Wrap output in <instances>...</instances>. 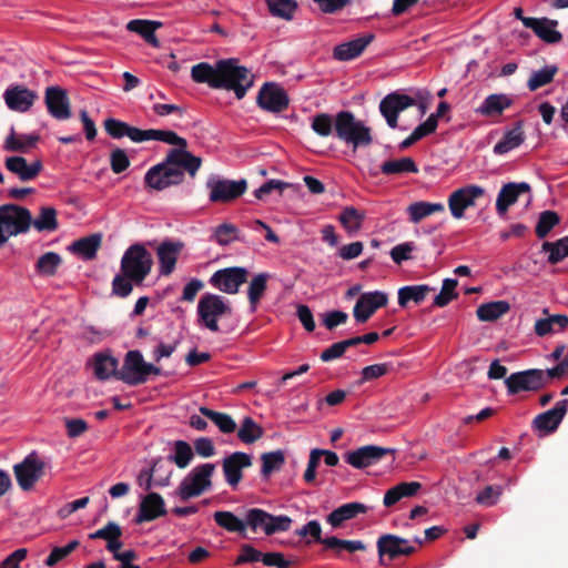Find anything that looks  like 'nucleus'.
Returning <instances> with one entry per match:
<instances>
[{"instance_id": "f257e3e1", "label": "nucleus", "mask_w": 568, "mask_h": 568, "mask_svg": "<svg viewBox=\"0 0 568 568\" xmlns=\"http://www.w3.org/2000/svg\"><path fill=\"white\" fill-rule=\"evenodd\" d=\"M191 78L196 83H205L213 89L233 91L241 100L253 87L254 75L236 59L219 60L214 64L201 62L192 67Z\"/></svg>"}, {"instance_id": "f03ea898", "label": "nucleus", "mask_w": 568, "mask_h": 568, "mask_svg": "<svg viewBox=\"0 0 568 568\" xmlns=\"http://www.w3.org/2000/svg\"><path fill=\"white\" fill-rule=\"evenodd\" d=\"M201 159L178 146L169 151L165 160L148 170L144 183L148 187L162 191L183 181L184 171L194 176L201 166Z\"/></svg>"}, {"instance_id": "7ed1b4c3", "label": "nucleus", "mask_w": 568, "mask_h": 568, "mask_svg": "<svg viewBox=\"0 0 568 568\" xmlns=\"http://www.w3.org/2000/svg\"><path fill=\"white\" fill-rule=\"evenodd\" d=\"M152 266V255L143 244L130 245L122 255L120 273L113 277L112 293L119 297L129 296L134 285L143 284Z\"/></svg>"}, {"instance_id": "20e7f679", "label": "nucleus", "mask_w": 568, "mask_h": 568, "mask_svg": "<svg viewBox=\"0 0 568 568\" xmlns=\"http://www.w3.org/2000/svg\"><path fill=\"white\" fill-rule=\"evenodd\" d=\"M232 314L230 302L221 295L213 293L203 294L196 306L197 325L212 333L220 332V320Z\"/></svg>"}, {"instance_id": "39448f33", "label": "nucleus", "mask_w": 568, "mask_h": 568, "mask_svg": "<svg viewBox=\"0 0 568 568\" xmlns=\"http://www.w3.org/2000/svg\"><path fill=\"white\" fill-rule=\"evenodd\" d=\"M215 465L204 463L192 468L180 481L173 496L182 501L195 498L212 488V478L215 473Z\"/></svg>"}, {"instance_id": "423d86ee", "label": "nucleus", "mask_w": 568, "mask_h": 568, "mask_svg": "<svg viewBox=\"0 0 568 568\" xmlns=\"http://www.w3.org/2000/svg\"><path fill=\"white\" fill-rule=\"evenodd\" d=\"M335 134L354 150L359 146H367L373 141L371 129L362 121L356 120L349 111H341L336 114Z\"/></svg>"}, {"instance_id": "0eeeda50", "label": "nucleus", "mask_w": 568, "mask_h": 568, "mask_svg": "<svg viewBox=\"0 0 568 568\" xmlns=\"http://www.w3.org/2000/svg\"><path fill=\"white\" fill-rule=\"evenodd\" d=\"M50 468V460L36 450L12 467L17 484L23 491L32 490Z\"/></svg>"}, {"instance_id": "6e6552de", "label": "nucleus", "mask_w": 568, "mask_h": 568, "mask_svg": "<svg viewBox=\"0 0 568 568\" xmlns=\"http://www.w3.org/2000/svg\"><path fill=\"white\" fill-rule=\"evenodd\" d=\"M160 373L159 367L144 361L140 351H129L119 372V378L128 385L135 386L145 383L151 374Z\"/></svg>"}, {"instance_id": "1a4fd4ad", "label": "nucleus", "mask_w": 568, "mask_h": 568, "mask_svg": "<svg viewBox=\"0 0 568 568\" xmlns=\"http://www.w3.org/2000/svg\"><path fill=\"white\" fill-rule=\"evenodd\" d=\"M31 225V213L29 210L7 204L0 206V240L6 243L11 236L26 233Z\"/></svg>"}, {"instance_id": "9d476101", "label": "nucleus", "mask_w": 568, "mask_h": 568, "mask_svg": "<svg viewBox=\"0 0 568 568\" xmlns=\"http://www.w3.org/2000/svg\"><path fill=\"white\" fill-rule=\"evenodd\" d=\"M486 194V190L476 184H468L453 191L448 196V207L454 219H463L465 211L476 204Z\"/></svg>"}, {"instance_id": "9b49d317", "label": "nucleus", "mask_w": 568, "mask_h": 568, "mask_svg": "<svg viewBox=\"0 0 568 568\" xmlns=\"http://www.w3.org/2000/svg\"><path fill=\"white\" fill-rule=\"evenodd\" d=\"M209 200L213 203H226L241 196L246 190V181H231L212 176L206 182Z\"/></svg>"}, {"instance_id": "f8f14e48", "label": "nucleus", "mask_w": 568, "mask_h": 568, "mask_svg": "<svg viewBox=\"0 0 568 568\" xmlns=\"http://www.w3.org/2000/svg\"><path fill=\"white\" fill-rule=\"evenodd\" d=\"M248 270L242 266L225 267L214 272L209 283L220 292L236 294L242 284L247 281Z\"/></svg>"}, {"instance_id": "ddd939ff", "label": "nucleus", "mask_w": 568, "mask_h": 568, "mask_svg": "<svg viewBox=\"0 0 568 568\" xmlns=\"http://www.w3.org/2000/svg\"><path fill=\"white\" fill-rule=\"evenodd\" d=\"M509 394L535 392L544 387L542 369H527L510 374L505 379Z\"/></svg>"}, {"instance_id": "4468645a", "label": "nucleus", "mask_w": 568, "mask_h": 568, "mask_svg": "<svg viewBox=\"0 0 568 568\" xmlns=\"http://www.w3.org/2000/svg\"><path fill=\"white\" fill-rule=\"evenodd\" d=\"M288 95L277 83H265L257 95V104L265 111L278 113L288 106Z\"/></svg>"}, {"instance_id": "2eb2a0df", "label": "nucleus", "mask_w": 568, "mask_h": 568, "mask_svg": "<svg viewBox=\"0 0 568 568\" xmlns=\"http://www.w3.org/2000/svg\"><path fill=\"white\" fill-rule=\"evenodd\" d=\"M184 248V243L179 240H164L156 248L158 257V272L160 276L171 275L176 266V262L181 252Z\"/></svg>"}, {"instance_id": "dca6fc26", "label": "nucleus", "mask_w": 568, "mask_h": 568, "mask_svg": "<svg viewBox=\"0 0 568 568\" xmlns=\"http://www.w3.org/2000/svg\"><path fill=\"white\" fill-rule=\"evenodd\" d=\"M387 302L388 296L385 292L373 291L363 293L354 306V318L358 323H365L378 308L385 306Z\"/></svg>"}, {"instance_id": "f3484780", "label": "nucleus", "mask_w": 568, "mask_h": 568, "mask_svg": "<svg viewBox=\"0 0 568 568\" xmlns=\"http://www.w3.org/2000/svg\"><path fill=\"white\" fill-rule=\"evenodd\" d=\"M251 465L252 457L246 453L235 452L224 457L222 469L227 485L236 488L243 478V469L248 468Z\"/></svg>"}, {"instance_id": "a211bd4d", "label": "nucleus", "mask_w": 568, "mask_h": 568, "mask_svg": "<svg viewBox=\"0 0 568 568\" xmlns=\"http://www.w3.org/2000/svg\"><path fill=\"white\" fill-rule=\"evenodd\" d=\"M376 546L381 559L385 556L389 559L409 556L416 549L408 539L392 534L382 535Z\"/></svg>"}, {"instance_id": "6ab92c4d", "label": "nucleus", "mask_w": 568, "mask_h": 568, "mask_svg": "<svg viewBox=\"0 0 568 568\" xmlns=\"http://www.w3.org/2000/svg\"><path fill=\"white\" fill-rule=\"evenodd\" d=\"M126 136L133 142H143V141H160L170 145L175 146H186V140L179 136L175 132L171 130H141L134 126L128 128Z\"/></svg>"}, {"instance_id": "aec40b11", "label": "nucleus", "mask_w": 568, "mask_h": 568, "mask_svg": "<svg viewBox=\"0 0 568 568\" xmlns=\"http://www.w3.org/2000/svg\"><path fill=\"white\" fill-rule=\"evenodd\" d=\"M3 99L10 110L23 113L32 108L38 94L22 84H14L6 89Z\"/></svg>"}, {"instance_id": "412c9836", "label": "nucleus", "mask_w": 568, "mask_h": 568, "mask_svg": "<svg viewBox=\"0 0 568 568\" xmlns=\"http://www.w3.org/2000/svg\"><path fill=\"white\" fill-rule=\"evenodd\" d=\"M415 104V100L406 94L389 93L379 103V111L387 124L397 128L398 113Z\"/></svg>"}, {"instance_id": "4be33fe9", "label": "nucleus", "mask_w": 568, "mask_h": 568, "mask_svg": "<svg viewBox=\"0 0 568 568\" xmlns=\"http://www.w3.org/2000/svg\"><path fill=\"white\" fill-rule=\"evenodd\" d=\"M44 103L48 112L57 120H67L71 116L68 93L60 87H48L44 93Z\"/></svg>"}, {"instance_id": "5701e85b", "label": "nucleus", "mask_w": 568, "mask_h": 568, "mask_svg": "<svg viewBox=\"0 0 568 568\" xmlns=\"http://www.w3.org/2000/svg\"><path fill=\"white\" fill-rule=\"evenodd\" d=\"M6 169L14 174L20 181L28 182L34 180L43 169L41 160L28 162L21 155L8 156L4 160Z\"/></svg>"}, {"instance_id": "b1692460", "label": "nucleus", "mask_w": 568, "mask_h": 568, "mask_svg": "<svg viewBox=\"0 0 568 568\" xmlns=\"http://www.w3.org/2000/svg\"><path fill=\"white\" fill-rule=\"evenodd\" d=\"M567 410L568 399L557 402L551 409H548L535 417V428L544 435L555 432L562 422Z\"/></svg>"}, {"instance_id": "393cba45", "label": "nucleus", "mask_w": 568, "mask_h": 568, "mask_svg": "<svg viewBox=\"0 0 568 568\" xmlns=\"http://www.w3.org/2000/svg\"><path fill=\"white\" fill-rule=\"evenodd\" d=\"M514 103L511 95L506 93H493L487 95L484 101L475 109V113L486 119H497L501 116L505 110Z\"/></svg>"}, {"instance_id": "a878e982", "label": "nucleus", "mask_w": 568, "mask_h": 568, "mask_svg": "<svg viewBox=\"0 0 568 568\" xmlns=\"http://www.w3.org/2000/svg\"><path fill=\"white\" fill-rule=\"evenodd\" d=\"M386 453V449L377 446H363L347 453L345 460L354 468L362 469L375 465L383 458Z\"/></svg>"}, {"instance_id": "bb28decb", "label": "nucleus", "mask_w": 568, "mask_h": 568, "mask_svg": "<svg viewBox=\"0 0 568 568\" xmlns=\"http://www.w3.org/2000/svg\"><path fill=\"white\" fill-rule=\"evenodd\" d=\"M374 34L366 33L359 38L343 42L334 48L333 57L338 61H349L359 57L373 42Z\"/></svg>"}, {"instance_id": "cd10ccee", "label": "nucleus", "mask_w": 568, "mask_h": 568, "mask_svg": "<svg viewBox=\"0 0 568 568\" xmlns=\"http://www.w3.org/2000/svg\"><path fill=\"white\" fill-rule=\"evenodd\" d=\"M523 24L547 43H557L562 39L557 30L558 22L547 18L523 19Z\"/></svg>"}, {"instance_id": "c85d7f7f", "label": "nucleus", "mask_w": 568, "mask_h": 568, "mask_svg": "<svg viewBox=\"0 0 568 568\" xmlns=\"http://www.w3.org/2000/svg\"><path fill=\"white\" fill-rule=\"evenodd\" d=\"M529 191L530 186L526 182L505 184L500 189L496 200V211L498 215L504 216L509 206L517 202L519 195Z\"/></svg>"}, {"instance_id": "c756f323", "label": "nucleus", "mask_w": 568, "mask_h": 568, "mask_svg": "<svg viewBox=\"0 0 568 568\" xmlns=\"http://www.w3.org/2000/svg\"><path fill=\"white\" fill-rule=\"evenodd\" d=\"M165 514V504L163 498L156 493H150L144 496L140 503L136 514V523L154 520Z\"/></svg>"}, {"instance_id": "7c9ffc66", "label": "nucleus", "mask_w": 568, "mask_h": 568, "mask_svg": "<svg viewBox=\"0 0 568 568\" xmlns=\"http://www.w3.org/2000/svg\"><path fill=\"white\" fill-rule=\"evenodd\" d=\"M368 509L369 507L363 503H347L328 514L326 517V523L329 524L333 528H339L345 521L351 520L361 514L367 513Z\"/></svg>"}, {"instance_id": "2f4dec72", "label": "nucleus", "mask_w": 568, "mask_h": 568, "mask_svg": "<svg viewBox=\"0 0 568 568\" xmlns=\"http://www.w3.org/2000/svg\"><path fill=\"white\" fill-rule=\"evenodd\" d=\"M38 141V134L17 133L14 129L11 128L9 134L4 139L2 148L7 152L27 153L37 145Z\"/></svg>"}, {"instance_id": "473e14b6", "label": "nucleus", "mask_w": 568, "mask_h": 568, "mask_svg": "<svg viewBox=\"0 0 568 568\" xmlns=\"http://www.w3.org/2000/svg\"><path fill=\"white\" fill-rule=\"evenodd\" d=\"M443 212H445V205L440 202L432 203L426 201H417L410 203L406 209L408 221L413 224H418L424 219L435 213Z\"/></svg>"}, {"instance_id": "72a5a7b5", "label": "nucleus", "mask_w": 568, "mask_h": 568, "mask_svg": "<svg viewBox=\"0 0 568 568\" xmlns=\"http://www.w3.org/2000/svg\"><path fill=\"white\" fill-rule=\"evenodd\" d=\"M161 27L162 23L159 21L142 19L131 20L126 24V29L129 31L140 34L145 40V42L154 48L160 45V42L155 36V31Z\"/></svg>"}, {"instance_id": "f704fd0d", "label": "nucleus", "mask_w": 568, "mask_h": 568, "mask_svg": "<svg viewBox=\"0 0 568 568\" xmlns=\"http://www.w3.org/2000/svg\"><path fill=\"white\" fill-rule=\"evenodd\" d=\"M420 488L422 485L418 481L399 483L385 493L383 504L385 507H390L403 498L415 496Z\"/></svg>"}, {"instance_id": "c9c22d12", "label": "nucleus", "mask_w": 568, "mask_h": 568, "mask_svg": "<svg viewBox=\"0 0 568 568\" xmlns=\"http://www.w3.org/2000/svg\"><path fill=\"white\" fill-rule=\"evenodd\" d=\"M433 291H435V288L427 284L403 286L397 292L398 305L406 307L409 302L419 304Z\"/></svg>"}, {"instance_id": "e433bc0d", "label": "nucleus", "mask_w": 568, "mask_h": 568, "mask_svg": "<svg viewBox=\"0 0 568 568\" xmlns=\"http://www.w3.org/2000/svg\"><path fill=\"white\" fill-rule=\"evenodd\" d=\"M271 275L266 272L255 274L247 286V298L250 302L251 312H255L257 305L267 290V282Z\"/></svg>"}, {"instance_id": "4c0bfd02", "label": "nucleus", "mask_w": 568, "mask_h": 568, "mask_svg": "<svg viewBox=\"0 0 568 568\" xmlns=\"http://www.w3.org/2000/svg\"><path fill=\"white\" fill-rule=\"evenodd\" d=\"M94 376L100 381H105L116 373L118 361L104 353L95 354L91 361Z\"/></svg>"}, {"instance_id": "58836bf2", "label": "nucleus", "mask_w": 568, "mask_h": 568, "mask_svg": "<svg viewBox=\"0 0 568 568\" xmlns=\"http://www.w3.org/2000/svg\"><path fill=\"white\" fill-rule=\"evenodd\" d=\"M525 141V134L520 125L507 131L500 141L494 145L496 155H504L520 146Z\"/></svg>"}, {"instance_id": "ea45409f", "label": "nucleus", "mask_w": 568, "mask_h": 568, "mask_svg": "<svg viewBox=\"0 0 568 568\" xmlns=\"http://www.w3.org/2000/svg\"><path fill=\"white\" fill-rule=\"evenodd\" d=\"M100 243V235H91L74 241L68 248L71 253L80 256L83 260H92L97 255Z\"/></svg>"}, {"instance_id": "a19ab883", "label": "nucleus", "mask_w": 568, "mask_h": 568, "mask_svg": "<svg viewBox=\"0 0 568 568\" xmlns=\"http://www.w3.org/2000/svg\"><path fill=\"white\" fill-rule=\"evenodd\" d=\"M62 264L61 256L55 252H47L39 256L36 262V273L42 277L54 276Z\"/></svg>"}, {"instance_id": "79ce46f5", "label": "nucleus", "mask_w": 568, "mask_h": 568, "mask_svg": "<svg viewBox=\"0 0 568 568\" xmlns=\"http://www.w3.org/2000/svg\"><path fill=\"white\" fill-rule=\"evenodd\" d=\"M364 219L365 214L354 206H346L338 216V221L349 235L358 233L363 226Z\"/></svg>"}, {"instance_id": "37998d69", "label": "nucleus", "mask_w": 568, "mask_h": 568, "mask_svg": "<svg viewBox=\"0 0 568 568\" xmlns=\"http://www.w3.org/2000/svg\"><path fill=\"white\" fill-rule=\"evenodd\" d=\"M510 310L507 301H495L478 306L476 314L480 321L491 322L505 315Z\"/></svg>"}, {"instance_id": "c03bdc74", "label": "nucleus", "mask_w": 568, "mask_h": 568, "mask_svg": "<svg viewBox=\"0 0 568 568\" xmlns=\"http://www.w3.org/2000/svg\"><path fill=\"white\" fill-rule=\"evenodd\" d=\"M194 458L192 446L185 440H176L173 444L169 459L180 469L186 468Z\"/></svg>"}, {"instance_id": "a18cd8bd", "label": "nucleus", "mask_w": 568, "mask_h": 568, "mask_svg": "<svg viewBox=\"0 0 568 568\" xmlns=\"http://www.w3.org/2000/svg\"><path fill=\"white\" fill-rule=\"evenodd\" d=\"M31 225L38 232H53L58 229L57 211L51 206H42L38 216L32 220Z\"/></svg>"}, {"instance_id": "49530a36", "label": "nucleus", "mask_w": 568, "mask_h": 568, "mask_svg": "<svg viewBox=\"0 0 568 568\" xmlns=\"http://www.w3.org/2000/svg\"><path fill=\"white\" fill-rule=\"evenodd\" d=\"M382 173L386 175L417 173L418 168L412 158H400L386 161L381 166Z\"/></svg>"}, {"instance_id": "de8ad7c7", "label": "nucleus", "mask_w": 568, "mask_h": 568, "mask_svg": "<svg viewBox=\"0 0 568 568\" xmlns=\"http://www.w3.org/2000/svg\"><path fill=\"white\" fill-rule=\"evenodd\" d=\"M213 518L219 527L230 532L243 534L246 529L245 519L242 520L231 511H215Z\"/></svg>"}, {"instance_id": "09e8293b", "label": "nucleus", "mask_w": 568, "mask_h": 568, "mask_svg": "<svg viewBox=\"0 0 568 568\" xmlns=\"http://www.w3.org/2000/svg\"><path fill=\"white\" fill-rule=\"evenodd\" d=\"M199 410L203 416L210 418L221 433L232 434L236 430V423L229 414L215 412L204 406L200 407Z\"/></svg>"}, {"instance_id": "8fccbe9b", "label": "nucleus", "mask_w": 568, "mask_h": 568, "mask_svg": "<svg viewBox=\"0 0 568 568\" xmlns=\"http://www.w3.org/2000/svg\"><path fill=\"white\" fill-rule=\"evenodd\" d=\"M268 518L270 514L260 508H251L245 515V524L252 531H263L268 536Z\"/></svg>"}, {"instance_id": "3c124183", "label": "nucleus", "mask_w": 568, "mask_h": 568, "mask_svg": "<svg viewBox=\"0 0 568 568\" xmlns=\"http://www.w3.org/2000/svg\"><path fill=\"white\" fill-rule=\"evenodd\" d=\"M262 436L263 428L252 417H244L237 430L239 439L244 444H253Z\"/></svg>"}, {"instance_id": "603ef678", "label": "nucleus", "mask_w": 568, "mask_h": 568, "mask_svg": "<svg viewBox=\"0 0 568 568\" xmlns=\"http://www.w3.org/2000/svg\"><path fill=\"white\" fill-rule=\"evenodd\" d=\"M557 71L558 69L556 65H545L540 70L534 71L530 74L527 87L530 91H536L537 89L550 83Z\"/></svg>"}, {"instance_id": "864d4df0", "label": "nucleus", "mask_w": 568, "mask_h": 568, "mask_svg": "<svg viewBox=\"0 0 568 568\" xmlns=\"http://www.w3.org/2000/svg\"><path fill=\"white\" fill-rule=\"evenodd\" d=\"M267 8L272 16L291 20L297 9L295 0H266Z\"/></svg>"}, {"instance_id": "5fc2aeb1", "label": "nucleus", "mask_w": 568, "mask_h": 568, "mask_svg": "<svg viewBox=\"0 0 568 568\" xmlns=\"http://www.w3.org/2000/svg\"><path fill=\"white\" fill-rule=\"evenodd\" d=\"M458 281L455 278H445L443 281L439 293L435 296L433 304L438 307L448 305L452 301L458 297L457 293Z\"/></svg>"}, {"instance_id": "6e6d98bb", "label": "nucleus", "mask_w": 568, "mask_h": 568, "mask_svg": "<svg viewBox=\"0 0 568 568\" xmlns=\"http://www.w3.org/2000/svg\"><path fill=\"white\" fill-rule=\"evenodd\" d=\"M322 544L327 548L336 551L346 550L348 552H355L365 550L366 546L361 540H345L337 537H326L322 540Z\"/></svg>"}, {"instance_id": "4d7b16f0", "label": "nucleus", "mask_w": 568, "mask_h": 568, "mask_svg": "<svg viewBox=\"0 0 568 568\" xmlns=\"http://www.w3.org/2000/svg\"><path fill=\"white\" fill-rule=\"evenodd\" d=\"M311 128L320 136H328L335 131V118L328 113H318L311 118Z\"/></svg>"}, {"instance_id": "13d9d810", "label": "nucleus", "mask_w": 568, "mask_h": 568, "mask_svg": "<svg viewBox=\"0 0 568 568\" xmlns=\"http://www.w3.org/2000/svg\"><path fill=\"white\" fill-rule=\"evenodd\" d=\"M544 251L548 252V261L556 264L568 257V236L558 240L557 242L550 243L545 242L542 244Z\"/></svg>"}, {"instance_id": "bf43d9fd", "label": "nucleus", "mask_w": 568, "mask_h": 568, "mask_svg": "<svg viewBox=\"0 0 568 568\" xmlns=\"http://www.w3.org/2000/svg\"><path fill=\"white\" fill-rule=\"evenodd\" d=\"M559 223V216L556 212L545 211L540 214L537 225L536 234L539 239H544L548 233Z\"/></svg>"}, {"instance_id": "052dcab7", "label": "nucleus", "mask_w": 568, "mask_h": 568, "mask_svg": "<svg viewBox=\"0 0 568 568\" xmlns=\"http://www.w3.org/2000/svg\"><path fill=\"white\" fill-rule=\"evenodd\" d=\"M262 459V474L264 476L270 475L272 471L280 469L284 462L285 456L282 450L265 453L261 457Z\"/></svg>"}, {"instance_id": "680f3d73", "label": "nucleus", "mask_w": 568, "mask_h": 568, "mask_svg": "<svg viewBox=\"0 0 568 568\" xmlns=\"http://www.w3.org/2000/svg\"><path fill=\"white\" fill-rule=\"evenodd\" d=\"M78 546V540H71L68 545L63 547H53L44 561L45 565L48 567L57 566L60 561L65 559L74 549H77Z\"/></svg>"}, {"instance_id": "e2e57ef3", "label": "nucleus", "mask_w": 568, "mask_h": 568, "mask_svg": "<svg viewBox=\"0 0 568 568\" xmlns=\"http://www.w3.org/2000/svg\"><path fill=\"white\" fill-rule=\"evenodd\" d=\"M501 494H503L501 486L490 485V486L485 487L480 493L477 494L476 501L479 505L490 507V506H494L495 504H497Z\"/></svg>"}, {"instance_id": "0e129e2a", "label": "nucleus", "mask_w": 568, "mask_h": 568, "mask_svg": "<svg viewBox=\"0 0 568 568\" xmlns=\"http://www.w3.org/2000/svg\"><path fill=\"white\" fill-rule=\"evenodd\" d=\"M237 229L232 224L219 225L213 234L214 241L222 246L229 245L236 239Z\"/></svg>"}, {"instance_id": "69168bd1", "label": "nucleus", "mask_w": 568, "mask_h": 568, "mask_svg": "<svg viewBox=\"0 0 568 568\" xmlns=\"http://www.w3.org/2000/svg\"><path fill=\"white\" fill-rule=\"evenodd\" d=\"M116 537H122V529L118 524L113 521L108 523L104 527L89 535L90 539H103L106 541V544Z\"/></svg>"}, {"instance_id": "338daca9", "label": "nucleus", "mask_w": 568, "mask_h": 568, "mask_svg": "<svg viewBox=\"0 0 568 568\" xmlns=\"http://www.w3.org/2000/svg\"><path fill=\"white\" fill-rule=\"evenodd\" d=\"M110 166L113 173L120 174L130 166V159L126 152L116 148L110 153Z\"/></svg>"}, {"instance_id": "774afa93", "label": "nucleus", "mask_w": 568, "mask_h": 568, "mask_svg": "<svg viewBox=\"0 0 568 568\" xmlns=\"http://www.w3.org/2000/svg\"><path fill=\"white\" fill-rule=\"evenodd\" d=\"M415 248L416 246L414 242L400 243L390 250L389 255L396 264H402L403 262L412 258V253Z\"/></svg>"}]
</instances>
